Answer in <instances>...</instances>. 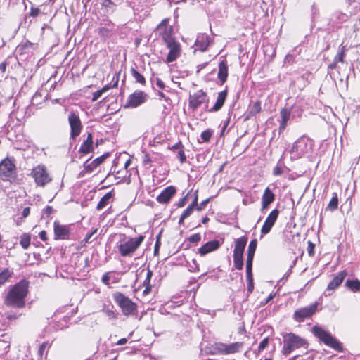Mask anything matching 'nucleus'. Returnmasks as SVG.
<instances>
[{"label": "nucleus", "mask_w": 360, "mask_h": 360, "mask_svg": "<svg viewBox=\"0 0 360 360\" xmlns=\"http://www.w3.org/2000/svg\"><path fill=\"white\" fill-rule=\"evenodd\" d=\"M279 214V211L277 209L273 210L270 214L268 215L267 218L266 219L264 224H263L262 229H261V238L263 237L264 235L267 234L270 232L271 228L274 225L276 221L277 220V218Z\"/></svg>", "instance_id": "obj_14"}, {"label": "nucleus", "mask_w": 360, "mask_h": 360, "mask_svg": "<svg viewBox=\"0 0 360 360\" xmlns=\"http://www.w3.org/2000/svg\"><path fill=\"white\" fill-rule=\"evenodd\" d=\"M314 247H315L314 244L311 241L309 240L308 241V247H307V252H308L309 255L311 257L314 255Z\"/></svg>", "instance_id": "obj_50"}, {"label": "nucleus", "mask_w": 360, "mask_h": 360, "mask_svg": "<svg viewBox=\"0 0 360 360\" xmlns=\"http://www.w3.org/2000/svg\"><path fill=\"white\" fill-rule=\"evenodd\" d=\"M248 281V293H252L253 289H254V283H253V279L252 280H247Z\"/></svg>", "instance_id": "obj_56"}, {"label": "nucleus", "mask_w": 360, "mask_h": 360, "mask_svg": "<svg viewBox=\"0 0 360 360\" xmlns=\"http://www.w3.org/2000/svg\"><path fill=\"white\" fill-rule=\"evenodd\" d=\"M233 264L234 267L238 270H241L243 268V255L233 254Z\"/></svg>", "instance_id": "obj_34"}, {"label": "nucleus", "mask_w": 360, "mask_h": 360, "mask_svg": "<svg viewBox=\"0 0 360 360\" xmlns=\"http://www.w3.org/2000/svg\"><path fill=\"white\" fill-rule=\"evenodd\" d=\"M30 213V208L29 207H26L23 209L22 212V219L26 218L29 216Z\"/></svg>", "instance_id": "obj_58"}, {"label": "nucleus", "mask_w": 360, "mask_h": 360, "mask_svg": "<svg viewBox=\"0 0 360 360\" xmlns=\"http://www.w3.org/2000/svg\"><path fill=\"white\" fill-rule=\"evenodd\" d=\"M194 207L191 205H188V207L184 211V212L181 214V219H185L187 217H188L190 215H191Z\"/></svg>", "instance_id": "obj_43"}, {"label": "nucleus", "mask_w": 360, "mask_h": 360, "mask_svg": "<svg viewBox=\"0 0 360 360\" xmlns=\"http://www.w3.org/2000/svg\"><path fill=\"white\" fill-rule=\"evenodd\" d=\"M195 45L198 46L201 51H205L209 46L208 37L205 36L198 37L196 40Z\"/></svg>", "instance_id": "obj_33"}, {"label": "nucleus", "mask_w": 360, "mask_h": 360, "mask_svg": "<svg viewBox=\"0 0 360 360\" xmlns=\"http://www.w3.org/2000/svg\"><path fill=\"white\" fill-rule=\"evenodd\" d=\"M248 240V238L246 236L236 239L233 254L243 255Z\"/></svg>", "instance_id": "obj_24"}, {"label": "nucleus", "mask_w": 360, "mask_h": 360, "mask_svg": "<svg viewBox=\"0 0 360 360\" xmlns=\"http://www.w3.org/2000/svg\"><path fill=\"white\" fill-rule=\"evenodd\" d=\"M252 262L253 260H246V276L247 280L253 279L252 276Z\"/></svg>", "instance_id": "obj_40"}, {"label": "nucleus", "mask_w": 360, "mask_h": 360, "mask_svg": "<svg viewBox=\"0 0 360 360\" xmlns=\"http://www.w3.org/2000/svg\"><path fill=\"white\" fill-rule=\"evenodd\" d=\"M281 115V122H280V130H283L287 127L288 121L290 118V110L288 108H283L280 112Z\"/></svg>", "instance_id": "obj_27"}, {"label": "nucleus", "mask_w": 360, "mask_h": 360, "mask_svg": "<svg viewBox=\"0 0 360 360\" xmlns=\"http://www.w3.org/2000/svg\"><path fill=\"white\" fill-rule=\"evenodd\" d=\"M181 148H184V146H183V144L181 141L177 142L172 146H169V148L172 150H179Z\"/></svg>", "instance_id": "obj_55"}, {"label": "nucleus", "mask_w": 360, "mask_h": 360, "mask_svg": "<svg viewBox=\"0 0 360 360\" xmlns=\"http://www.w3.org/2000/svg\"><path fill=\"white\" fill-rule=\"evenodd\" d=\"M311 149V146L309 139L302 136L294 143L290 150V153L295 158H300L307 153Z\"/></svg>", "instance_id": "obj_7"}, {"label": "nucleus", "mask_w": 360, "mask_h": 360, "mask_svg": "<svg viewBox=\"0 0 360 360\" xmlns=\"http://www.w3.org/2000/svg\"><path fill=\"white\" fill-rule=\"evenodd\" d=\"M156 85L161 89L165 87V83L160 78H156Z\"/></svg>", "instance_id": "obj_62"}, {"label": "nucleus", "mask_w": 360, "mask_h": 360, "mask_svg": "<svg viewBox=\"0 0 360 360\" xmlns=\"http://www.w3.org/2000/svg\"><path fill=\"white\" fill-rule=\"evenodd\" d=\"M162 39L169 49L168 55L166 58L167 63H172L176 60L181 54V44L177 42L171 35L165 34Z\"/></svg>", "instance_id": "obj_6"}, {"label": "nucleus", "mask_w": 360, "mask_h": 360, "mask_svg": "<svg viewBox=\"0 0 360 360\" xmlns=\"http://www.w3.org/2000/svg\"><path fill=\"white\" fill-rule=\"evenodd\" d=\"M345 286L353 292H359L360 291V281L358 279H347Z\"/></svg>", "instance_id": "obj_28"}, {"label": "nucleus", "mask_w": 360, "mask_h": 360, "mask_svg": "<svg viewBox=\"0 0 360 360\" xmlns=\"http://www.w3.org/2000/svg\"><path fill=\"white\" fill-rule=\"evenodd\" d=\"M7 63L6 61L1 63L0 64V71L1 72V73H4L5 71H6V67H7Z\"/></svg>", "instance_id": "obj_64"}, {"label": "nucleus", "mask_w": 360, "mask_h": 360, "mask_svg": "<svg viewBox=\"0 0 360 360\" xmlns=\"http://www.w3.org/2000/svg\"><path fill=\"white\" fill-rule=\"evenodd\" d=\"M94 150V141H93V136L91 133H89L87 138L82 143L79 153L82 154H88L92 152Z\"/></svg>", "instance_id": "obj_22"}, {"label": "nucleus", "mask_w": 360, "mask_h": 360, "mask_svg": "<svg viewBox=\"0 0 360 360\" xmlns=\"http://www.w3.org/2000/svg\"><path fill=\"white\" fill-rule=\"evenodd\" d=\"M344 56H345V53H344V50L342 49V51L340 52H339L338 53V55L335 57L334 58V60L335 62H343V58H344Z\"/></svg>", "instance_id": "obj_52"}, {"label": "nucleus", "mask_w": 360, "mask_h": 360, "mask_svg": "<svg viewBox=\"0 0 360 360\" xmlns=\"http://www.w3.org/2000/svg\"><path fill=\"white\" fill-rule=\"evenodd\" d=\"M53 231L55 239L65 240L68 239L70 237V228L66 225H61L58 221L53 223Z\"/></svg>", "instance_id": "obj_16"}, {"label": "nucleus", "mask_w": 360, "mask_h": 360, "mask_svg": "<svg viewBox=\"0 0 360 360\" xmlns=\"http://www.w3.org/2000/svg\"><path fill=\"white\" fill-rule=\"evenodd\" d=\"M210 198H207L205 200L202 201L200 204H198L195 209L198 211H201V210H204L205 207H206V205H207V203L210 202Z\"/></svg>", "instance_id": "obj_49"}, {"label": "nucleus", "mask_w": 360, "mask_h": 360, "mask_svg": "<svg viewBox=\"0 0 360 360\" xmlns=\"http://www.w3.org/2000/svg\"><path fill=\"white\" fill-rule=\"evenodd\" d=\"M68 122L70 127V139H75L81 133L82 124L77 114L70 112L68 115Z\"/></svg>", "instance_id": "obj_12"}, {"label": "nucleus", "mask_w": 360, "mask_h": 360, "mask_svg": "<svg viewBox=\"0 0 360 360\" xmlns=\"http://www.w3.org/2000/svg\"><path fill=\"white\" fill-rule=\"evenodd\" d=\"M208 102L207 94L202 90H199L189 96L188 105L193 111L200 105Z\"/></svg>", "instance_id": "obj_13"}, {"label": "nucleus", "mask_w": 360, "mask_h": 360, "mask_svg": "<svg viewBox=\"0 0 360 360\" xmlns=\"http://www.w3.org/2000/svg\"><path fill=\"white\" fill-rule=\"evenodd\" d=\"M228 77V65L226 60H221L219 64V72L217 77L223 84L226 82Z\"/></svg>", "instance_id": "obj_25"}, {"label": "nucleus", "mask_w": 360, "mask_h": 360, "mask_svg": "<svg viewBox=\"0 0 360 360\" xmlns=\"http://www.w3.org/2000/svg\"><path fill=\"white\" fill-rule=\"evenodd\" d=\"M153 271L150 270V269H147V274H146V277L143 281V285H150V280H151V278L153 276Z\"/></svg>", "instance_id": "obj_44"}, {"label": "nucleus", "mask_w": 360, "mask_h": 360, "mask_svg": "<svg viewBox=\"0 0 360 360\" xmlns=\"http://www.w3.org/2000/svg\"><path fill=\"white\" fill-rule=\"evenodd\" d=\"M283 168L281 167H279L278 165H277L276 167H274V169L273 170V174L274 176H280L283 174Z\"/></svg>", "instance_id": "obj_54"}, {"label": "nucleus", "mask_w": 360, "mask_h": 360, "mask_svg": "<svg viewBox=\"0 0 360 360\" xmlns=\"http://www.w3.org/2000/svg\"><path fill=\"white\" fill-rule=\"evenodd\" d=\"M117 82H118V79H117V81L115 82V84L113 85H109V84L105 85L101 89H99L98 91H95L93 94L92 101H97L102 96V94L103 93L106 92L111 88L115 87L117 85Z\"/></svg>", "instance_id": "obj_29"}, {"label": "nucleus", "mask_w": 360, "mask_h": 360, "mask_svg": "<svg viewBox=\"0 0 360 360\" xmlns=\"http://www.w3.org/2000/svg\"><path fill=\"white\" fill-rule=\"evenodd\" d=\"M151 162V159L150 158L149 154L146 153L143 158V162L144 165H148Z\"/></svg>", "instance_id": "obj_60"}, {"label": "nucleus", "mask_w": 360, "mask_h": 360, "mask_svg": "<svg viewBox=\"0 0 360 360\" xmlns=\"http://www.w3.org/2000/svg\"><path fill=\"white\" fill-rule=\"evenodd\" d=\"M101 5L107 11L113 12L115 10L116 4L112 0H100Z\"/></svg>", "instance_id": "obj_37"}, {"label": "nucleus", "mask_w": 360, "mask_h": 360, "mask_svg": "<svg viewBox=\"0 0 360 360\" xmlns=\"http://www.w3.org/2000/svg\"><path fill=\"white\" fill-rule=\"evenodd\" d=\"M307 346L308 342L305 339L293 333L283 335V348L281 352L285 356H288L299 348H307Z\"/></svg>", "instance_id": "obj_2"}, {"label": "nucleus", "mask_w": 360, "mask_h": 360, "mask_svg": "<svg viewBox=\"0 0 360 360\" xmlns=\"http://www.w3.org/2000/svg\"><path fill=\"white\" fill-rule=\"evenodd\" d=\"M200 240H201V236L199 233L193 234L188 238V240L193 243H197Z\"/></svg>", "instance_id": "obj_48"}, {"label": "nucleus", "mask_w": 360, "mask_h": 360, "mask_svg": "<svg viewBox=\"0 0 360 360\" xmlns=\"http://www.w3.org/2000/svg\"><path fill=\"white\" fill-rule=\"evenodd\" d=\"M39 236L41 238V240H42L43 241H46L47 240L46 231H41L39 233Z\"/></svg>", "instance_id": "obj_63"}, {"label": "nucleus", "mask_w": 360, "mask_h": 360, "mask_svg": "<svg viewBox=\"0 0 360 360\" xmlns=\"http://www.w3.org/2000/svg\"><path fill=\"white\" fill-rule=\"evenodd\" d=\"M40 13V10L38 8H32L31 9L30 15L33 17L37 16Z\"/></svg>", "instance_id": "obj_61"}, {"label": "nucleus", "mask_w": 360, "mask_h": 360, "mask_svg": "<svg viewBox=\"0 0 360 360\" xmlns=\"http://www.w3.org/2000/svg\"><path fill=\"white\" fill-rule=\"evenodd\" d=\"M198 191H195V193H194V198H193V200L192 201V202L191 203L190 205H191L192 207H193L194 208H195L198 205Z\"/></svg>", "instance_id": "obj_57"}, {"label": "nucleus", "mask_w": 360, "mask_h": 360, "mask_svg": "<svg viewBox=\"0 0 360 360\" xmlns=\"http://www.w3.org/2000/svg\"><path fill=\"white\" fill-rule=\"evenodd\" d=\"M31 176L34 179L35 183L37 186H44L46 184L51 181V178L49 176L45 166L39 165L33 168Z\"/></svg>", "instance_id": "obj_10"}, {"label": "nucleus", "mask_w": 360, "mask_h": 360, "mask_svg": "<svg viewBox=\"0 0 360 360\" xmlns=\"http://www.w3.org/2000/svg\"><path fill=\"white\" fill-rule=\"evenodd\" d=\"M14 160L6 158L0 162V177L3 181H10L15 173Z\"/></svg>", "instance_id": "obj_9"}, {"label": "nucleus", "mask_w": 360, "mask_h": 360, "mask_svg": "<svg viewBox=\"0 0 360 360\" xmlns=\"http://www.w3.org/2000/svg\"><path fill=\"white\" fill-rule=\"evenodd\" d=\"M275 200V195L270 190L269 187H267L262 195V211L264 212L266 210L269 205L272 203Z\"/></svg>", "instance_id": "obj_19"}, {"label": "nucleus", "mask_w": 360, "mask_h": 360, "mask_svg": "<svg viewBox=\"0 0 360 360\" xmlns=\"http://www.w3.org/2000/svg\"><path fill=\"white\" fill-rule=\"evenodd\" d=\"M226 96H227V91L226 90L219 92L217 96V101L214 103V105H213V107L210 110V112H217V111L219 110L222 108V106L226 101Z\"/></svg>", "instance_id": "obj_26"}, {"label": "nucleus", "mask_w": 360, "mask_h": 360, "mask_svg": "<svg viewBox=\"0 0 360 360\" xmlns=\"http://www.w3.org/2000/svg\"><path fill=\"white\" fill-rule=\"evenodd\" d=\"M110 154L106 153L103 155L96 158L91 162L88 163V160L84 163V169L86 172H92L98 166H99L108 156Z\"/></svg>", "instance_id": "obj_21"}, {"label": "nucleus", "mask_w": 360, "mask_h": 360, "mask_svg": "<svg viewBox=\"0 0 360 360\" xmlns=\"http://www.w3.org/2000/svg\"><path fill=\"white\" fill-rule=\"evenodd\" d=\"M188 195L189 193H188L187 195L184 198L179 199V200L176 203V206L178 207H183L186 205V202L188 201Z\"/></svg>", "instance_id": "obj_51"}, {"label": "nucleus", "mask_w": 360, "mask_h": 360, "mask_svg": "<svg viewBox=\"0 0 360 360\" xmlns=\"http://www.w3.org/2000/svg\"><path fill=\"white\" fill-rule=\"evenodd\" d=\"M318 304V302H314L309 306L297 309L293 314L294 320L300 323L306 319L311 318L317 311Z\"/></svg>", "instance_id": "obj_11"}, {"label": "nucleus", "mask_w": 360, "mask_h": 360, "mask_svg": "<svg viewBox=\"0 0 360 360\" xmlns=\"http://www.w3.org/2000/svg\"><path fill=\"white\" fill-rule=\"evenodd\" d=\"M257 246V239L255 238L250 242V244L248 245V249L246 260H253Z\"/></svg>", "instance_id": "obj_30"}, {"label": "nucleus", "mask_w": 360, "mask_h": 360, "mask_svg": "<svg viewBox=\"0 0 360 360\" xmlns=\"http://www.w3.org/2000/svg\"><path fill=\"white\" fill-rule=\"evenodd\" d=\"M269 342V338H265L264 340H262L259 345L258 351L259 352L263 351L267 347Z\"/></svg>", "instance_id": "obj_45"}, {"label": "nucleus", "mask_w": 360, "mask_h": 360, "mask_svg": "<svg viewBox=\"0 0 360 360\" xmlns=\"http://www.w3.org/2000/svg\"><path fill=\"white\" fill-rule=\"evenodd\" d=\"M348 18L346 13L341 11H335L330 18L329 23L338 27L339 24L346 22Z\"/></svg>", "instance_id": "obj_23"}, {"label": "nucleus", "mask_w": 360, "mask_h": 360, "mask_svg": "<svg viewBox=\"0 0 360 360\" xmlns=\"http://www.w3.org/2000/svg\"><path fill=\"white\" fill-rule=\"evenodd\" d=\"M30 240H31V237L29 234L27 233H23L21 236H20V243L21 245V246L24 248V249H27V248L30 246Z\"/></svg>", "instance_id": "obj_38"}, {"label": "nucleus", "mask_w": 360, "mask_h": 360, "mask_svg": "<svg viewBox=\"0 0 360 360\" xmlns=\"http://www.w3.org/2000/svg\"><path fill=\"white\" fill-rule=\"evenodd\" d=\"M176 189L174 186H169L164 188L160 194L157 197V201L160 203L165 204L169 202L174 195Z\"/></svg>", "instance_id": "obj_17"}, {"label": "nucleus", "mask_w": 360, "mask_h": 360, "mask_svg": "<svg viewBox=\"0 0 360 360\" xmlns=\"http://www.w3.org/2000/svg\"><path fill=\"white\" fill-rule=\"evenodd\" d=\"M312 331L314 335L323 342L327 346L338 352L342 350V344L328 331L317 326L312 328Z\"/></svg>", "instance_id": "obj_4"}, {"label": "nucleus", "mask_w": 360, "mask_h": 360, "mask_svg": "<svg viewBox=\"0 0 360 360\" xmlns=\"http://www.w3.org/2000/svg\"><path fill=\"white\" fill-rule=\"evenodd\" d=\"M113 298L115 302L121 308L122 311L125 316L136 315L138 312L137 305L129 297L125 296L123 293L117 292L114 293Z\"/></svg>", "instance_id": "obj_3"}, {"label": "nucleus", "mask_w": 360, "mask_h": 360, "mask_svg": "<svg viewBox=\"0 0 360 360\" xmlns=\"http://www.w3.org/2000/svg\"><path fill=\"white\" fill-rule=\"evenodd\" d=\"M147 98V94L142 91H137L129 95L127 100V105L136 108L145 103Z\"/></svg>", "instance_id": "obj_15"}, {"label": "nucleus", "mask_w": 360, "mask_h": 360, "mask_svg": "<svg viewBox=\"0 0 360 360\" xmlns=\"http://www.w3.org/2000/svg\"><path fill=\"white\" fill-rule=\"evenodd\" d=\"M112 272L109 271L104 274L101 278V281L106 285H110V274Z\"/></svg>", "instance_id": "obj_46"}, {"label": "nucleus", "mask_w": 360, "mask_h": 360, "mask_svg": "<svg viewBox=\"0 0 360 360\" xmlns=\"http://www.w3.org/2000/svg\"><path fill=\"white\" fill-rule=\"evenodd\" d=\"M13 274V271L6 268L0 272V285H3Z\"/></svg>", "instance_id": "obj_35"}, {"label": "nucleus", "mask_w": 360, "mask_h": 360, "mask_svg": "<svg viewBox=\"0 0 360 360\" xmlns=\"http://www.w3.org/2000/svg\"><path fill=\"white\" fill-rule=\"evenodd\" d=\"M261 111V103L256 101L249 110V116H255Z\"/></svg>", "instance_id": "obj_39"}, {"label": "nucleus", "mask_w": 360, "mask_h": 360, "mask_svg": "<svg viewBox=\"0 0 360 360\" xmlns=\"http://www.w3.org/2000/svg\"><path fill=\"white\" fill-rule=\"evenodd\" d=\"M54 212L53 208L51 206L47 205L44 209V214L47 217H49V216Z\"/></svg>", "instance_id": "obj_53"}, {"label": "nucleus", "mask_w": 360, "mask_h": 360, "mask_svg": "<svg viewBox=\"0 0 360 360\" xmlns=\"http://www.w3.org/2000/svg\"><path fill=\"white\" fill-rule=\"evenodd\" d=\"M242 342H233L229 345L222 342H215L212 346V350L210 354L213 355L221 354L227 355L231 354H235L240 351L242 347Z\"/></svg>", "instance_id": "obj_5"}, {"label": "nucleus", "mask_w": 360, "mask_h": 360, "mask_svg": "<svg viewBox=\"0 0 360 360\" xmlns=\"http://www.w3.org/2000/svg\"><path fill=\"white\" fill-rule=\"evenodd\" d=\"M188 268L191 272H195L200 270L199 264L194 259L191 262H188Z\"/></svg>", "instance_id": "obj_42"}, {"label": "nucleus", "mask_w": 360, "mask_h": 360, "mask_svg": "<svg viewBox=\"0 0 360 360\" xmlns=\"http://www.w3.org/2000/svg\"><path fill=\"white\" fill-rule=\"evenodd\" d=\"M28 292V282L22 280L13 286L5 298L7 306L23 308L25 305V297Z\"/></svg>", "instance_id": "obj_1"}, {"label": "nucleus", "mask_w": 360, "mask_h": 360, "mask_svg": "<svg viewBox=\"0 0 360 360\" xmlns=\"http://www.w3.org/2000/svg\"><path fill=\"white\" fill-rule=\"evenodd\" d=\"M212 136V131L211 129H207L201 133L200 137L202 142H209Z\"/></svg>", "instance_id": "obj_41"}, {"label": "nucleus", "mask_w": 360, "mask_h": 360, "mask_svg": "<svg viewBox=\"0 0 360 360\" xmlns=\"http://www.w3.org/2000/svg\"><path fill=\"white\" fill-rule=\"evenodd\" d=\"M184 148H181L179 152H178V155H177V158L179 160V161L181 162V163H184L186 162V156L185 155V153H184Z\"/></svg>", "instance_id": "obj_47"}, {"label": "nucleus", "mask_w": 360, "mask_h": 360, "mask_svg": "<svg viewBox=\"0 0 360 360\" xmlns=\"http://www.w3.org/2000/svg\"><path fill=\"white\" fill-rule=\"evenodd\" d=\"M220 247V243L217 240H213L206 243L198 249V252L201 256L217 250Z\"/></svg>", "instance_id": "obj_18"}, {"label": "nucleus", "mask_w": 360, "mask_h": 360, "mask_svg": "<svg viewBox=\"0 0 360 360\" xmlns=\"http://www.w3.org/2000/svg\"><path fill=\"white\" fill-rule=\"evenodd\" d=\"M131 74L133 77V78L135 79L136 82L139 83L142 85L146 84V79L143 77V75L140 73L138 70H136L135 68H131Z\"/></svg>", "instance_id": "obj_32"}, {"label": "nucleus", "mask_w": 360, "mask_h": 360, "mask_svg": "<svg viewBox=\"0 0 360 360\" xmlns=\"http://www.w3.org/2000/svg\"><path fill=\"white\" fill-rule=\"evenodd\" d=\"M347 276L346 271H340L337 275L335 276L333 279L329 283L327 287V290H334L339 287L345 277Z\"/></svg>", "instance_id": "obj_20"}, {"label": "nucleus", "mask_w": 360, "mask_h": 360, "mask_svg": "<svg viewBox=\"0 0 360 360\" xmlns=\"http://www.w3.org/2000/svg\"><path fill=\"white\" fill-rule=\"evenodd\" d=\"M113 197V194L112 192H108L105 195H104L98 202L96 209L98 210H102L105 207L108 203L110 199Z\"/></svg>", "instance_id": "obj_31"}, {"label": "nucleus", "mask_w": 360, "mask_h": 360, "mask_svg": "<svg viewBox=\"0 0 360 360\" xmlns=\"http://www.w3.org/2000/svg\"><path fill=\"white\" fill-rule=\"evenodd\" d=\"M338 194L336 193H333V195L330 200L329 203L328 204V206L326 207V210H328L330 211H335L338 209Z\"/></svg>", "instance_id": "obj_36"}, {"label": "nucleus", "mask_w": 360, "mask_h": 360, "mask_svg": "<svg viewBox=\"0 0 360 360\" xmlns=\"http://www.w3.org/2000/svg\"><path fill=\"white\" fill-rule=\"evenodd\" d=\"M144 237L139 236L137 238H131L127 242L119 245V251L122 257L131 256L143 242Z\"/></svg>", "instance_id": "obj_8"}, {"label": "nucleus", "mask_w": 360, "mask_h": 360, "mask_svg": "<svg viewBox=\"0 0 360 360\" xmlns=\"http://www.w3.org/2000/svg\"><path fill=\"white\" fill-rule=\"evenodd\" d=\"M47 345H48V343L47 342H44L43 344H41L39 348V354L40 356H42L43 354V352H44V350L46 349V348L47 347Z\"/></svg>", "instance_id": "obj_59"}]
</instances>
